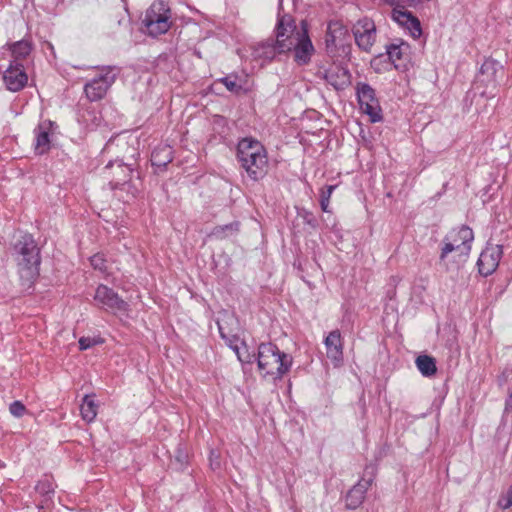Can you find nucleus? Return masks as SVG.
Listing matches in <instances>:
<instances>
[{
    "label": "nucleus",
    "mask_w": 512,
    "mask_h": 512,
    "mask_svg": "<svg viewBox=\"0 0 512 512\" xmlns=\"http://www.w3.org/2000/svg\"><path fill=\"white\" fill-rule=\"evenodd\" d=\"M241 167L254 181L262 179L268 171V157L265 147L252 138H243L237 147Z\"/></svg>",
    "instance_id": "obj_1"
},
{
    "label": "nucleus",
    "mask_w": 512,
    "mask_h": 512,
    "mask_svg": "<svg viewBox=\"0 0 512 512\" xmlns=\"http://www.w3.org/2000/svg\"><path fill=\"white\" fill-rule=\"evenodd\" d=\"M473 239V231L468 226H461L458 229L452 230L444 239L440 260L446 266H448L451 260L459 267L466 261Z\"/></svg>",
    "instance_id": "obj_2"
},
{
    "label": "nucleus",
    "mask_w": 512,
    "mask_h": 512,
    "mask_svg": "<svg viewBox=\"0 0 512 512\" xmlns=\"http://www.w3.org/2000/svg\"><path fill=\"white\" fill-rule=\"evenodd\" d=\"M17 271L22 286L30 287L39 275V248L30 236H24L16 246Z\"/></svg>",
    "instance_id": "obj_3"
},
{
    "label": "nucleus",
    "mask_w": 512,
    "mask_h": 512,
    "mask_svg": "<svg viewBox=\"0 0 512 512\" xmlns=\"http://www.w3.org/2000/svg\"><path fill=\"white\" fill-rule=\"evenodd\" d=\"M258 368L263 376L281 379L292 366V357L272 343H262L258 348Z\"/></svg>",
    "instance_id": "obj_4"
},
{
    "label": "nucleus",
    "mask_w": 512,
    "mask_h": 512,
    "mask_svg": "<svg viewBox=\"0 0 512 512\" xmlns=\"http://www.w3.org/2000/svg\"><path fill=\"white\" fill-rule=\"evenodd\" d=\"M170 10L164 1H155L146 11L143 24L151 36L166 33L170 28Z\"/></svg>",
    "instance_id": "obj_5"
},
{
    "label": "nucleus",
    "mask_w": 512,
    "mask_h": 512,
    "mask_svg": "<svg viewBox=\"0 0 512 512\" xmlns=\"http://www.w3.org/2000/svg\"><path fill=\"white\" fill-rule=\"evenodd\" d=\"M308 36L307 29L303 24L301 29H297L292 23L285 24L281 20L276 32V48L280 53L293 50L299 43Z\"/></svg>",
    "instance_id": "obj_6"
},
{
    "label": "nucleus",
    "mask_w": 512,
    "mask_h": 512,
    "mask_svg": "<svg viewBox=\"0 0 512 512\" xmlns=\"http://www.w3.org/2000/svg\"><path fill=\"white\" fill-rule=\"evenodd\" d=\"M117 76L116 69L113 67H104L99 70V74L88 82L84 91L90 101L102 99L111 85L115 82Z\"/></svg>",
    "instance_id": "obj_7"
},
{
    "label": "nucleus",
    "mask_w": 512,
    "mask_h": 512,
    "mask_svg": "<svg viewBox=\"0 0 512 512\" xmlns=\"http://www.w3.org/2000/svg\"><path fill=\"white\" fill-rule=\"evenodd\" d=\"M357 96L362 112L367 114L372 122L379 121L381 119V108L372 87L366 83H359L357 85Z\"/></svg>",
    "instance_id": "obj_8"
},
{
    "label": "nucleus",
    "mask_w": 512,
    "mask_h": 512,
    "mask_svg": "<svg viewBox=\"0 0 512 512\" xmlns=\"http://www.w3.org/2000/svg\"><path fill=\"white\" fill-rule=\"evenodd\" d=\"M356 44L362 50L369 52L376 40V26L373 20L363 18L353 27Z\"/></svg>",
    "instance_id": "obj_9"
},
{
    "label": "nucleus",
    "mask_w": 512,
    "mask_h": 512,
    "mask_svg": "<svg viewBox=\"0 0 512 512\" xmlns=\"http://www.w3.org/2000/svg\"><path fill=\"white\" fill-rule=\"evenodd\" d=\"M94 299L106 310H110L113 313L126 312L128 310V304L116 292L105 285L97 287Z\"/></svg>",
    "instance_id": "obj_10"
},
{
    "label": "nucleus",
    "mask_w": 512,
    "mask_h": 512,
    "mask_svg": "<svg viewBox=\"0 0 512 512\" xmlns=\"http://www.w3.org/2000/svg\"><path fill=\"white\" fill-rule=\"evenodd\" d=\"M502 253L500 245H488L479 256L477 262L479 272L484 276L491 275L498 267Z\"/></svg>",
    "instance_id": "obj_11"
},
{
    "label": "nucleus",
    "mask_w": 512,
    "mask_h": 512,
    "mask_svg": "<svg viewBox=\"0 0 512 512\" xmlns=\"http://www.w3.org/2000/svg\"><path fill=\"white\" fill-rule=\"evenodd\" d=\"M318 74L336 90L345 88L350 84L349 71L339 64H331L328 68H321Z\"/></svg>",
    "instance_id": "obj_12"
},
{
    "label": "nucleus",
    "mask_w": 512,
    "mask_h": 512,
    "mask_svg": "<svg viewBox=\"0 0 512 512\" xmlns=\"http://www.w3.org/2000/svg\"><path fill=\"white\" fill-rule=\"evenodd\" d=\"M3 80L8 90L13 92L22 90L28 82V76L22 63H10L4 71Z\"/></svg>",
    "instance_id": "obj_13"
},
{
    "label": "nucleus",
    "mask_w": 512,
    "mask_h": 512,
    "mask_svg": "<svg viewBox=\"0 0 512 512\" xmlns=\"http://www.w3.org/2000/svg\"><path fill=\"white\" fill-rule=\"evenodd\" d=\"M326 355L338 366L343 360V344L339 330H334L325 339Z\"/></svg>",
    "instance_id": "obj_14"
},
{
    "label": "nucleus",
    "mask_w": 512,
    "mask_h": 512,
    "mask_svg": "<svg viewBox=\"0 0 512 512\" xmlns=\"http://www.w3.org/2000/svg\"><path fill=\"white\" fill-rule=\"evenodd\" d=\"M392 18L398 24L406 27L413 37L421 35V26L419 20L411 12L396 7L392 11Z\"/></svg>",
    "instance_id": "obj_15"
},
{
    "label": "nucleus",
    "mask_w": 512,
    "mask_h": 512,
    "mask_svg": "<svg viewBox=\"0 0 512 512\" xmlns=\"http://www.w3.org/2000/svg\"><path fill=\"white\" fill-rule=\"evenodd\" d=\"M348 31L340 21H331L328 24L325 42L327 47H336L346 38Z\"/></svg>",
    "instance_id": "obj_16"
},
{
    "label": "nucleus",
    "mask_w": 512,
    "mask_h": 512,
    "mask_svg": "<svg viewBox=\"0 0 512 512\" xmlns=\"http://www.w3.org/2000/svg\"><path fill=\"white\" fill-rule=\"evenodd\" d=\"M409 48V45L405 42H400L399 44H391L388 46V58L396 69H400L404 66V62L408 58Z\"/></svg>",
    "instance_id": "obj_17"
},
{
    "label": "nucleus",
    "mask_w": 512,
    "mask_h": 512,
    "mask_svg": "<svg viewBox=\"0 0 512 512\" xmlns=\"http://www.w3.org/2000/svg\"><path fill=\"white\" fill-rule=\"evenodd\" d=\"M369 485L370 481H360L347 493L346 505L349 509H356L363 502Z\"/></svg>",
    "instance_id": "obj_18"
},
{
    "label": "nucleus",
    "mask_w": 512,
    "mask_h": 512,
    "mask_svg": "<svg viewBox=\"0 0 512 512\" xmlns=\"http://www.w3.org/2000/svg\"><path fill=\"white\" fill-rule=\"evenodd\" d=\"M294 59L299 65L307 64L311 56L314 52V47L312 45L309 36L304 37V39L297 45L294 49Z\"/></svg>",
    "instance_id": "obj_19"
},
{
    "label": "nucleus",
    "mask_w": 512,
    "mask_h": 512,
    "mask_svg": "<svg viewBox=\"0 0 512 512\" xmlns=\"http://www.w3.org/2000/svg\"><path fill=\"white\" fill-rule=\"evenodd\" d=\"M9 50L11 51L12 57L11 63H21L22 60L30 55L32 44L28 40L17 41L9 45Z\"/></svg>",
    "instance_id": "obj_20"
},
{
    "label": "nucleus",
    "mask_w": 512,
    "mask_h": 512,
    "mask_svg": "<svg viewBox=\"0 0 512 512\" xmlns=\"http://www.w3.org/2000/svg\"><path fill=\"white\" fill-rule=\"evenodd\" d=\"M98 413V405L94 401V395H85L80 406V414L84 421L91 423Z\"/></svg>",
    "instance_id": "obj_21"
},
{
    "label": "nucleus",
    "mask_w": 512,
    "mask_h": 512,
    "mask_svg": "<svg viewBox=\"0 0 512 512\" xmlns=\"http://www.w3.org/2000/svg\"><path fill=\"white\" fill-rule=\"evenodd\" d=\"M131 171L129 166L118 163L115 170L109 172L107 177L110 178V184L117 187L129 180Z\"/></svg>",
    "instance_id": "obj_22"
},
{
    "label": "nucleus",
    "mask_w": 512,
    "mask_h": 512,
    "mask_svg": "<svg viewBox=\"0 0 512 512\" xmlns=\"http://www.w3.org/2000/svg\"><path fill=\"white\" fill-rule=\"evenodd\" d=\"M416 366L425 377H431L436 374L437 367L435 359L428 355H420L416 358Z\"/></svg>",
    "instance_id": "obj_23"
},
{
    "label": "nucleus",
    "mask_w": 512,
    "mask_h": 512,
    "mask_svg": "<svg viewBox=\"0 0 512 512\" xmlns=\"http://www.w3.org/2000/svg\"><path fill=\"white\" fill-rule=\"evenodd\" d=\"M50 149L49 132L46 127L40 125L36 130L35 150L38 154H44Z\"/></svg>",
    "instance_id": "obj_24"
},
{
    "label": "nucleus",
    "mask_w": 512,
    "mask_h": 512,
    "mask_svg": "<svg viewBox=\"0 0 512 512\" xmlns=\"http://www.w3.org/2000/svg\"><path fill=\"white\" fill-rule=\"evenodd\" d=\"M171 161V148L164 146L152 152V163L156 166H165Z\"/></svg>",
    "instance_id": "obj_25"
},
{
    "label": "nucleus",
    "mask_w": 512,
    "mask_h": 512,
    "mask_svg": "<svg viewBox=\"0 0 512 512\" xmlns=\"http://www.w3.org/2000/svg\"><path fill=\"white\" fill-rule=\"evenodd\" d=\"M237 231H238V223H231L228 225L215 227L211 232V236L216 239H223L228 235L227 232L235 233Z\"/></svg>",
    "instance_id": "obj_26"
},
{
    "label": "nucleus",
    "mask_w": 512,
    "mask_h": 512,
    "mask_svg": "<svg viewBox=\"0 0 512 512\" xmlns=\"http://www.w3.org/2000/svg\"><path fill=\"white\" fill-rule=\"evenodd\" d=\"M36 491L43 496H48L54 492L53 484L49 480L39 481L36 485Z\"/></svg>",
    "instance_id": "obj_27"
},
{
    "label": "nucleus",
    "mask_w": 512,
    "mask_h": 512,
    "mask_svg": "<svg viewBox=\"0 0 512 512\" xmlns=\"http://www.w3.org/2000/svg\"><path fill=\"white\" fill-rule=\"evenodd\" d=\"M101 343H103V340L100 338L81 337L79 339V348L80 350H87L92 346Z\"/></svg>",
    "instance_id": "obj_28"
},
{
    "label": "nucleus",
    "mask_w": 512,
    "mask_h": 512,
    "mask_svg": "<svg viewBox=\"0 0 512 512\" xmlns=\"http://www.w3.org/2000/svg\"><path fill=\"white\" fill-rule=\"evenodd\" d=\"M10 413L15 417H22L26 412V408L21 401H14L9 406Z\"/></svg>",
    "instance_id": "obj_29"
},
{
    "label": "nucleus",
    "mask_w": 512,
    "mask_h": 512,
    "mask_svg": "<svg viewBox=\"0 0 512 512\" xmlns=\"http://www.w3.org/2000/svg\"><path fill=\"white\" fill-rule=\"evenodd\" d=\"M91 265L102 272L106 271V260L104 259L103 255L101 254H95L90 258Z\"/></svg>",
    "instance_id": "obj_30"
},
{
    "label": "nucleus",
    "mask_w": 512,
    "mask_h": 512,
    "mask_svg": "<svg viewBox=\"0 0 512 512\" xmlns=\"http://www.w3.org/2000/svg\"><path fill=\"white\" fill-rule=\"evenodd\" d=\"M498 505L502 509H508L512 506V486L507 491V493L499 499Z\"/></svg>",
    "instance_id": "obj_31"
},
{
    "label": "nucleus",
    "mask_w": 512,
    "mask_h": 512,
    "mask_svg": "<svg viewBox=\"0 0 512 512\" xmlns=\"http://www.w3.org/2000/svg\"><path fill=\"white\" fill-rule=\"evenodd\" d=\"M223 84L226 88L231 92H237L241 87L236 83V81L231 80L230 78L222 79Z\"/></svg>",
    "instance_id": "obj_32"
},
{
    "label": "nucleus",
    "mask_w": 512,
    "mask_h": 512,
    "mask_svg": "<svg viewBox=\"0 0 512 512\" xmlns=\"http://www.w3.org/2000/svg\"><path fill=\"white\" fill-rule=\"evenodd\" d=\"M335 188H336L335 185H329L325 189H322L321 190V199L330 201L331 195Z\"/></svg>",
    "instance_id": "obj_33"
},
{
    "label": "nucleus",
    "mask_w": 512,
    "mask_h": 512,
    "mask_svg": "<svg viewBox=\"0 0 512 512\" xmlns=\"http://www.w3.org/2000/svg\"><path fill=\"white\" fill-rule=\"evenodd\" d=\"M235 351L237 353L238 359L241 362H245V363H251L252 362V356L247 355L246 357H244L242 354H240V352H239L237 347L235 348Z\"/></svg>",
    "instance_id": "obj_34"
},
{
    "label": "nucleus",
    "mask_w": 512,
    "mask_h": 512,
    "mask_svg": "<svg viewBox=\"0 0 512 512\" xmlns=\"http://www.w3.org/2000/svg\"><path fill=\"white\" fill-rule=\"evenodd\" d=\"M387 3L391 5L403 6L408 4L411 0H385Z\"/></svg>",
    "instance_id": "obj_35"
},
{
    "label": "nucleus",
    "mask_w": 512,
    "mask_h": 512,
    "mask_svg": "<svg viewBox=\"0 0 512 512\" xmlns=\"http://www.w3.org/2000/svg\"><path fill=\"white\" fill-rule=\"evenodd\" d=\"M320 203H321V209H322L324 212H329V209H328V207H329V201H326V200L321 199Z\"/></svg>",
    "instance_id": "obj_36"
},
{
    "label": "nucleus",
    "mask_w": 512,
    "mask_h": 512,
    "mask_svg": "<svg viewBox=\"0 0 512 512\" xmlns=\"http://www.w3.org/2000/svg\"><path fill=\"white\" fill-rule=\"evenodd\" d=\"M217 324H218L219 332H220L222 338H228L229 334L225 333L223 325L220 322H218Z\"/></svg>",
    "instance_id": "obj_37"
},
{
    "label": "nucleus",
    "mask_w": 512,
    "mask_h": 512,
    "mask_svg": "<svg viewBox=\"0 0 512 512\" xmlns=\"http://www.w3.org/2000/svg\"><path fill=\"white\" fill-rule=\"evenodd\" d=\"M493 65H494V62H493V61H486V62L482 65V70L489 69V68H491Z\"/></svg>",
    "instance_id": "obj_38"
}]
</instances>
